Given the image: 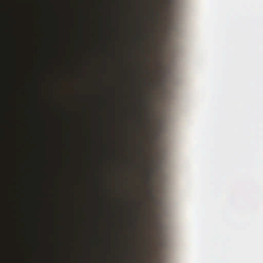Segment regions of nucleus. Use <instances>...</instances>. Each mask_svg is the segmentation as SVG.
I'll return each mask as SVG.
<instances>
[{"instance_id": "1", "label": "nucleus", "mask_w": 263, "mask_h": 263, "mask_svg": "<svg viewBox=\"0 0 263 263\" xmlns=\"http://www.w3.org/2000/svg\"><path fill=\"white\" fill-rule=\"evenodd\" d=\"M145 171L146 173V178L147 180H149L150 178V173L153 172V170L151 167H147Z\"/></svg>"}, {"instance_id": "2", "label": "nucleus", "mask_w": 263, "mask_h": 263, "mask_svg": "<svg viewBox=\"0 0 263 263\" xmlns=\"http://www.w3.org/2000/svg\"><path fill=\"white\" fill-rule=\"evenodd\" d=\"M141 155H143V154H142ZM143 156V159H145V157H144L143 156Z\"/></svg>"}]
</instances>
